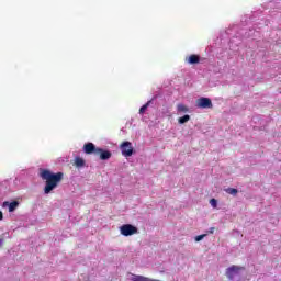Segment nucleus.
Returning a JSON list of instances; mask_svg holds the SVG:
<instances>
[{
    "label": "nucleus",
    "instance_id": "obj_1",
    "mask_svg": "<svg viewBox=\"0 0 281 281\" xmlns=\"http://www.w3.org/2000/svg\"><path fill=\"white\" fill-rule=\"evenodd\" d=\"M40 177L43 181H45L44 194H49L53 190L58 188L60 181H63L65 177V173H54L48 169H40Z\"/></svg>",
    "mask_w": 281,
    "mask_h": 281
},
{
    "label": "nucleus",
    "instance_id": "obj_2",
    "mask_svg": "<svg viewBox=\"0 0 281 281\" xmlns=\"http://www.w3.org/2000/svg\"><path fill=\"white\" fill-rule=\"evenodd\" d=\"M120 232L122 236H134V234H138V229L133 224H124L120 227Z\"/></svg>",
    "mask_w": 281,
    "mask_h": 281
},
{
    "label": "nucleus",
    "instance_id": "obj_3",
    "mask_svg": "<svg viewBox=\"0 0 281 281\" xmlns=\"http://www.w3.org/2000/svg\"><path fill=\"white\" fill-rule=\"evenodd\" d=\"M243 271H245V267L232 266L228 269H226V276L229 280H234V278H236V276H240Z\"/></svg>",
    "mask_w": 281,
    "mask_h": 281
},
{
    "label": "nucleus",
    "instance_id": "obj_4",
    "mask_svg": "<svg viewBox=\"0 0 281 281\" xmlns=\"http://www.w3.org/2000/svg\"><path fill=\"white\" fill-rule=\"evenodd\" d=\"M195 106L198 109H213L214 104H212V99L205 98V97H201L200 99H198L195 101Z\"/></svg>",
    "mask_w": 281,
    "mask_h": 281
},
{
    "label": "nucleus",
    "instance_id": "obj_5",
    "mask_svg": "<svg viewBox=\"0 0 281 281\" xmlns=\"http://www.w3.org/2000/svg\"><path fill=\"white\" fill-rule=\"evenodd\" d=\"M121 151L123 157L133 156V143L125 140L121 144Z\"/></svg>",
    "mask_w": 281,
    "mask_h": 281
},
{
    "label": "nucleus",
    "instance_id": "obj_6",
    "mask_svg": "<svg viewBox=\"0 0 281 281\" xmlns=\"http://www.w3.org/2000/svg\"><path fill=\"white\" fill-rule=\"evenodd\" d=\"M97 156H99V159H101V161H106L109 160L110 157H112V154L110 150H104L102 148H97Z\"/></svg>",
    "mask_w": 281,
    "mask_h": 281
},
{
    "label": "nucleus",
    "instance_id": "obj_7",
    "mask_svg": "<svg viewBox=\"0 0 281 281\" xmlns=\"http://www.w3.org/2000/svg\"><path fill=\"white\" fill-rule=\"evenodd\" d=\"M83 153H86V155H97L98 148L93 143H87L83 145Z\"/></svg>",
    "mask_w": 281,
    "mask_h": 281
},
{
    "label": "nucleus",
    "instance_id": "obj_8",
    "mask_svg": "<svg viewBox=\"0 0 281 281\" xmlns=\"http://www.w3.org/2000/svg\"><path fill=\"white\" fill-rule=\"evenodd\" d=\"M201 60V57H199V55H190L187 59V63H189V65H199Z\"/></svg>",
    "mask_w": 281,
    "mask_h": 281
},
{
    "label": "nucleus",
    "instance_id": "obj_9",
    "mask_svg": "<svg viewBox=\"0 0 281 281\" xmlns=\"http://www.w3.org/2000/svg\"><path fill=\"white\" fill-rule=\"evenodd\" d=\"M9 206V212H14V210H16L19 207V202L18 201H13V202H3V207Z\"/></svg>",
    "mask_w": 281,
    "mask_h": 281
},
{
    "label": "nucleus",
    "instance_id": "obj_10",
    "mask_svg": "<svg viewBox=\"0 0 281 281\" xmlns=\"http://www.w3.org/2000/svg\"><path fill=\"white\" fill-rule=\"evenodd\" d=\"M75 166L76 168H85V159H82L81 157H76Z\"/></svg>",
    "mask_w": 281,
    "mask_h": 281
},
{
    "label": "nucleus",
    "instance_id": "obj_11",
    "mask_svg": "<svg viewBox=\"0 0 281 281\" xmlns=\"http://www.w3.org/2000/svg\"><path fill=\"white\" fill-rule=\"evenodd\" d=\"M132 281H159V280H150L143 276H132Z\"/></svg>",
    "mask_w": 281,
    "mask_h": 281
},
{
    "label": "nucleus",
    "instance_id": "obj_12",
    "mask_svg": "<svg viewBox=\"0 0 281 281\" xmlns=\"http://www.w3.org/2000/svg\"><path fill=\"white\" fill-rule=\"evenodd\" d=\"M177 109H178L179 113H188V111H189L188 106H186L184 104H181V103L177 105Z\"/></svg>",
    "mask_w": 281,
    "mask_h": 281
},
{
    "label": "nucleus",
    "instance_id": "obj_13",
    "mask_svg": "<svg viewBox=\"0 0 281 281\" xmlns=\"http://www.w3.org/2000/svg\"><path fill=\"white\" fill-rule=\"evenodd\" d=\"M179 124H186V122H190V115L186 114L182 117L178 119Z\"/></svg>",
    "mask_w": 281,
    "mask_h": 281
},
{
    "label": "nucleus",
    "instance_id": "obj_14",
    "mask_svg": "<svg viewBox=\"0 0 281 281\" xmlns=\"http://www.w3.org/2000/svg\"><path fill=\"white\" fill-rule=\"evenodd\" d=\"M148 106H150V101H148L146 104H144V105L139 109L140 115H144V113H146V109H148Z\"/></svg>",
    "mask_w": 281,
    "mask_h": 281
},
{
    "label": "nucleus",
    "instance_id": "obj_15",
    "mask_svg": "<svg viewBox=\"0 0 281 281\" xmlns=\"http://www.w3.org/2000/svg\"><path fill=\"white\" fill-rule=\"evenodd\" d=\"M227 194H238V189L228 188L226 189Z\"/></svg>",
    "mask_w": 281,
    "mask_h": 281
},
{
    "label": "nucleus",
    "instance_id": "obj_16",
    "mask_svg": "<svg viewBox=\"0 0 281 281\" xmlns=\"http://www.w3.org/2000/svg\"><path fill=\"white\" fill-rule=\"evenodd\" d=\"M205 234H203V235H198L196 237H195V243H201V240H203V238H205Z\"/></svg>",
    "mask_w": 281,
    "mask_h": 281
},
{
    "label": "nucleus",
    "instance_id": "obj_17",
    "mask_svg": "<svg viewBox=\"0 0 281 281\" xmlns=\"http://www.w3.org/2000/svg\"><path fill=\"white\" fill-rule=\"evenodd\" d=\"M210 204L212 205V207H216V205H217L216 199H211Z\"/></svg>",
    "mask_w": 281,
    "mask_h": 281
},
{
    "label": "nucleus",
    "instance_id": "obj_18",
    "mask_svg": "<svg viewBox=\"0 0 281 281\" xmlns=\"http://www.w3.org/2000/svg\"><path fill=\"white\" fill-rule=\"evenodd\" d=\"M0 221H3V212L0 211Z\"/></svg>",
    "mask_w": 281,
    "mask_h": 281
},
{
    "label": "nucleus",
    "instance_id": "obj_19",
    "mask_svg": "<svg viewBox=\"0 0 281 281\" xmlns=\"http://www.w3.org/2000/svg\"><path fill=\"white\" fill-rule=\"evenodd\" d=\"M3 246V238H0V247Z\"/></svg>",
    "mask_w": 281,
    "mask_h": 281
},
{
    "label": "nucleus",
    "instance_id": "obj_20",
    "mask_svg": "<svg viewBox=\"0 0 281 281\" xmlns=\"http://www.w3.org/2000/svg\"><path fill=\"white\" fill-rule=\"evenodd\" d=\"M210 234H214V227L211 228Z\"/></svg>",
    "mask_w": 281,
    "mask_h": 281
}]
</instances>
